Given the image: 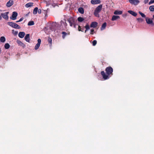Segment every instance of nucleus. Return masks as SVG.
I'll return each mask as SVG.
<instances>
[{
    "label": "nucleus",
    "instance_id": "obj_1",
    "mask_svg": "<svg viewBox=\"0 0 154 154\" xmlns=\"http://www.w3.org/2000/svg\"><path fill=\"white\" fill-rule=\"evenodd\" d=\"M106 71L108 75H106L103 71H102L101 72V74L104 80H106L109 78V77L108 75L112 74L113 72V69L111 67H107L106 69Z\"/></svg>",
    "mask_w": 154,
    "mask_h": 154
},
{
    "label": "nucleus",
    "instance_id": "obj_2",
    "mask_svg": "<svg viewBox=\"0 0 154 154\" xmlns=\"http://www.w3.org/2000/svg\"><path fill=\"white\" fill-rule=\"evenodd\" d=\"M102 8V5H101L97 6L94 12V15L96 17H99L100 15L99 13L101 11Z\"/></svg>",
    "mask_w": 154,
    "mask_h": 154
},
{
    "label": "nucleus",
    "instance_id": "obj_3",
    "mask_svg": "<svg viewBox=\"0 0 154 154\" xmlns=\"http://www.w3.org/2000/svg\"><path fill=\"white\" fill-rule=\"evenodd\" d=\"M68 21L69 23V25L70 26H73L74 28H75L76 24L75 23V20L72 17H70L68 20Z\"/></svg>",
    "mask_w": 154,
    "mask_h": 154
},
{
    "label": "nucleus",
    "instance_id": "obj_4",
    "mask_svg": "<svg viewBox=\"0 0 154 154\" xmlns=\"http://www.w3.org/2000/svg\"><path fill=\"white\" fill-rule=\"evenodd\" d=\"M7 23L9 26L14 28L20 29L21 28L19 25L15 23L12 22H8Z\"/></svg>",
    "mask_w": 154,
    "mask_h": 154
},
{
    "label": "nucleus",
    "instance_id": "obj_5",
    "mask_svg": "<svg viewBox=\"0 0 154 154\" xmlns=\"http://www.w3.org/2000/svg\"><path fill=\"white\" fill-rule=\"evenodd\" d=\"M9 13L8 12H7L4 13H2L1 14V15L3 18L6 20H8L9 18L8 16Z\"/></svg>",
    "mask_w": 154,
    "mask_h": 154
},
{
    "label": "nucleus",
    "instance_id": "obj_6",
    "mask_svg": "<svg viewBox=\"0 0 154 154\" xmlns=\"http://www.w3.org/2000/svg\"><path fill=\"white\" fill-rule=\"evenodd\" d=\"M17 15V13L16 12L14 11L13 12L12 16L10 17V18L13 20H15L16 19Z\"/></svg>",
    "mask_w": 154,
    "mask_h": 154
},
{
    "label": "nucleus",
    "instance_id": "obj_7",
    "mask_svg": "<svg viewBox=\"0 0 154 154\" xmlns=\"http://www.w3.org/2000/svg\"><path fill=\"white\" fill-rule=\"evenodd\" d=\"M146 21L147 24H151L154 25V23H153L152 19L149 18L148 17H146Z\"/></svg>",
    "mask_w": 154,
    "mask_h": 154
},
{
    "label": "nucleus",
    "instance_id": "obj_8",
    "mask_svg": "<svg viewBox=\"0 0 154 154\" xmlns=\"http://www.w3.org/2000/svg\"><path fill=\"white\" fill-rule=\"evenodd\" d=\"M129 1L131 4L135 5H137L140 2L138 0H129Z\"/></svg>",
    "mask_w": 154,
    "mask_h": 154
},
{
    "label": "nucleus",
    "instance_id": "obj_9",
    "mask_svg": "<svg viewBox=\"0 0 154 154\" xmlns=\"http://www.w3.org/2000/svg\"><path fill=\"white\" fill-rule=\"evenodd\" d=\"M45 2L46 3L47 6H48L50 5H53V2L52 0H45Z\"/></svg>",
    "mask_w": 154,
    "mask_h": 154
},
{
    "label": "nucleus",
    "instance_id": "obj_10",
    "mask_svg": "<svg viewBox=\"0 0 154 154\" xmlns=\"http://www.w3.org/2000/svg\"><path fill=\"white\" fill-rule=\"evenodd\" d=\"M14 3L13 0H10L6 4V6L8 7H9L11 6Z\"/></svg>",
    "mask_w": 154,
    "mask_h": 154
},
{
    "label": "nucleus",
    "instance_id": "obj_11",
    "mask_svg": "<svg viewBox=\"0 0 154 154\" xmlns=\"http://www.w3.org/2000/svg\"><path fill=\"white\" fill-rule=\"evenodd\" d=\"M91 3L93 5L100 3V0H91Z\"/></svg>",
    "mask_w": 154,
    "mask_h": 154
},
{
    "label": "nucleus",
    "instance_id": "obj_12",
    "mask_svg": "<svg viewBox=\"0 0 154 154\" xmlns=\"http://www.w3.org/2000/svg\"><path fill=\"white\" fill-rule=\"evenodd\" d=\"M97 25V23L96 22H93L91 23L90 25L91 27L96 28Z\"/></svg>",
    "mask_w": 154,
    "mask_h": 154
},
{
    "label": "nucleus",
    "instance_id": "obj_13",
    "mask_svg": "<svg viewBox=\"0 0 154 154\" xmlns=\"http://www.w3.org/2000/svg\"><path fill=\"white\" fill-rule=\"evenodd\" d=\"M25 35V33L23 32H20L18 34V36L21 38H23Z\"/></svg>",
    "mask_w": 154,
    "mask_h": 154
},
{
    "label": "nucleus",
    "instance_id": "obj_14",
    "mask_svg": "<svg viewBox=\"0 0 154 154\" xmlns=\"http://www.w3.org/2000/svg\"><path fill=\"white\" fill-rule=\"evenodd\" d=\"M120 17L119 16L117 15H113L112 18V21H115L117 19L120 18Z\"/></svg>",
    "mask_w": 154,
    "mask_h": 154
},
{
    "label": "nucleus",
    "instance_id": "obj_15",
    "mask_svg": "<svg viewBox=\"0 0 154 154\" xmlns=\"http://www.w3.org/2000/svg\"><path fill=\"white\" fill-rule=\"evenodd\" d=\"M122 13V11L119 10H116L114 12V14L115 15H120Z\"/></svg>",
    "mask_w": 154,
    "mask_h": 154
},
{
    "label": "nucleus",
    "instance_id": "obj_16",
    "mask_svg": "<svg viewBox=\"0 0 154 154\" xmlns=\"http://www.w3.org/2000/svg\"><path fill=\"white\" fill-rule=\"evenodd\" d=\"M128 12L134 17L136 16L137 15L136 13L132 11H128Z\"/></svg>",
    "mask_w": 154,
    "mask_h": 154
},
{
    "label": "nucleus",
    "instance_id": "obj_17",
    "mask_svg": "<svg viewBox=\"0 0 154 154\" xmlns=\"http://www.w3.org/2000/svg\"><path fill=\"white\" fill-rule=\"evenodd\" d=\"M29 34H27L26 35V36H25L24 38L25 40L28 42H29L30 40V39L29 37Z\"/></svg>",
    "mask_w": 154,
    "mask_h": 154
},
{
    "label": "nucleus",
    "instance_id": "obj_18",
    "mask_svg": "<svg viewBox=\"0 0 154 154\" xmlns=\"http://www.w3.org/2000/svg\"><path fill=\"white\" fill-rule=\"evenodd\" d=\"M33 5V3L31 2L28 3L25 5V7L26 8H29L32 6Z\"/></svg>",
    "mask_w": 154,
    "mask_h": 154
},
{
    "label": "nucleus",
    "instance_id": "obj_19",
    "mask_svg": "<svg viewBox=\"0 0 154 154\" xmlns=\"http://www.w3.org/2000/svg\"><path fill=\"white\" fill-rule=\"evenodd\" d=\"M106 23H103L101 26V30H104L106 28Z\"/></svg>",
    "mask_w": 154,
    "mask_h": 154
},
{
    "label": "nucleus",
    "instance_id": "obj_20",
    "mask_svg": "<svg viewBox=\"0 0 154 154\" xmlns=\"http://www.w3.org/2000/svg\"><path fill=\"white\" fill-rule=\"evenodd\" d=\"M78 11L81 14H83L84 13V10L82 8H79L78 9Z\"/></svg>",
    "mask_w": 154,
    "mask_h": 154
},
{
    "label": "nucleus",
    "instance_id": "obj_21",
    "mask_svg": "<svg viewBox=\"0 0 154 154\" xmlns=\"http://www.w3.org/2000/svg\"><path fill=\"white\" fill-rule=\"evenodd\" d=\"M6 40L4 36H2L0 37V41L2 42H5Z\"/></svg>",
    "mask_w": 154,
    "mask_h": 154
},
{
    "label": "nucleus",
    "instance_id": "obj_22",
    "mask_svg": "<svg viewBox=\"0 0 154 154\" xmlns=\"http://www.w3.org/2000/svg\"><path fill=\"white\" fill-rule=\"evenodd\" d=\"M38 8L37 7L35 8L33 10V13L34 14H37L38 12Z\"/></svg>",
    "mask_w": 154,
    "mask_h": 154
},
{
    "label": "nucleus",
    "instance_id": "obj_23",
    "mask_svg": "<svg viewBox=\"0 0 154 154\" xmlns=\"http://www.w3.org/2000/svg\"><path fill=\"white\" fill-rule=\"evenodd\" d=\"M10 47V45L8 43H6L4 46V47L5 49H8Z\"/></svg>",
    "mask_w": 154,
    "mask_h": 154
},
{
    "label": "nucleus",
    "instance_id": "obj_24",
    "mask_svg": "<svg viewBox=\"0 0 154 154\" xmlns=\"http://www.w3.org/2000/svg\"><path fill=\"white\" fill-rule=\"evenodd\" d=\"M34 22L32 21H29L28 23V26H32V25H34Z\"/></svg>",
    "mask_w": 154,
    "mask_h": 154
},
{
    "label": "nucleus",
    "instance_id": "obj_25",
    "mask_svg": "<svg viewBox=\"0 0 154 154\" xmlns=\"http://www.w3.org/2000/svg\"><path fill=\"white\" fill-rule=\"evenodd\" d=\"M137 20L139 23H142L144 21V20L140 17L137 18Z\"/></svg>",
    "mask_w": 154,
    "mask_h": 154
},
{
    "label": "nucleus",
    "instance_id": "obj_26",
    "mask_svg": "<svg viewBox=\"0 0 154 154\" xmlns=\"http://www.w3.org/2000/svg\"><path fill=\"white\" fill-rule=\"evenodd\" d=\"M149 10L151 11H154V5H152L150 6L149 8Z\"/></svg>",
    "mask_w": 154,
    "mask_h": 154
},
{
    "label": "nucleus",
    "instance_id": "obj_27",
    "mask_svg": "<svg viewBox=\"0 0 154 154\" xmlns=\"http://www.w3.org/2000/svg\"><path fill=\"white\" fill-rule=\"evenodd\" d=\"M17 44L20 45H23V43L20 40H17Z\"/></svg>",
    "mask_w": 154,
    "mask_h": 154
},
{
    "label": "nucleus",
    "instance_id": "obj_28",
    "mask_svg": "<svg viewBox=\"0 0 154 154\" xmlns=\"http://www.w3.org/2000/svg\"><path fill=\"white\" fill-rule=\"evenodd\" d=\"M62 34H63L62 37L63 38H64L65 36L68 34L67 33L64 32H62Z\"/></svg>",
    "mask_w": 154,
    "mask_h": 154
},
{
    "label": "nucleus",
    "instance_id": "obj_29",
    "mask_svg": "<svg viewBox=\"0 0 154 154\" xmlns=\"http://www.w3.org/2000/svg\"><path fill=\"white\" fill-rule=\"evenodd\" d=\"M139 13L141 15L142 17L144 18L146 17V15H145V14L142 13L141 12L139 11Z\"/></svg>",
    "mask_w": 154,
    "mask_h": 154
},
{
    "label": "nucleus",
    "instance_id": "obj_30",
    "mask_svg": "<svg viewBox=\"0 0 154 154\" xmlns=\"http://www.w3.org/2000/svg\"><path fill=\"white\" fill-rule=\"evenodd\" d=\"M84 20V18L82 17H79L78 18V20L79 22H82Z\"/></svg>",
    "mask_w": 154,
    "mask_h": 154
},
{
    "label": "nucleus",
    "instance_id": "obj_31",
    "mask_svg": "<svg viewBox=\"0 0 154 154\" xmlns=\"http://www.w3.org/2000/svg\"><path fill=\"white\" fill-rule=\"evenodd\" d=\"M40 44L37 43L36 45H35V50H37V49H38V48L40 47Z\"/></svg>",
    "mask_w": 154,
    "mask_h": 154
},
{
    "label": "nucleus",
    "instance_id": "obj_32",
    "mask_svg": "<svg viewBox=\"0 0 154 154\" xmlns=\"http://www.w3.org/2000/svg\"><path fill=\"white\" fill-rule=\"evenodd\" d=\"M42 12L45 14V17L47 16L48 11L47 10H43Z\"/></svg>",
    "mask_w": 154,
    "mask_h": 154
},
{
    "label": "nucleus",
    "instance_id": "obj_33",
    "mask_svg": "<svg viewBox=\"0 0 154 154\" xmlns=\"http://www.w3.org/2000/svg\"><path fill=\"white\" fill-rule=\"evenodd\" d=\"M61 23L62 24V25H63H63L65 26H67V24H66V23L65 22L64 23L63 21H61Z\"/></svg>",
    "mask_w": 154,
    "mask_h": 154
},
{
    "label": "nucleus",
    "instance_id": "obj_34",
    "mask_svg": "<svg viewBox=\"0 0 154 154\" xmlns=\"http://www.w3.org/2000/svg\"><path fill=\"white\" fill-rule=\"evenodd\" d=\"M52 39L50 37H48V42L50 44H51L52 43Z\"/></svg>",
    "mask_w": 154,
    "mask_h": 154
},
{
    "label": "nucleus",
    "instance_id": "obj_35",
    "mask_svg": "<svg viewBox=\"0 0 154 154\" xmlns=\"http://www.w3.org/2000/svg\"><path fill=\"white\" fill-rule=\"evenodd\" d=\"M97 42L96 40H94L93 41L92 44L93 46H95L97 44Z\"/></svg>",
    "mask_w": 154,
    "mask_h": 154
},
{
    "label": "nucleus",
    "instance_id": "obj_36",
    "mask_svg": "<svg viewBox=\"0 0 154 154\" xmlns=\"http://www.w3.org/2000/svg\"><path fill=\"white\" fill-rule=\"evenodd\" d=\"M85 28L86 29V30H88L90 29V27L88 24L86 25V26H85Z\"/></svg>",
    "mask_w": 154,
    "mask_h": 154
},
{
    "label": "nucleus",
    "instance_id": "obj_37",
    "mask_svg": "<svg viewBox=\"0 0 154 154\" xmlns=\"http://www.w3.org/2000/svg\"><path fill=\"white\" fill-rule=\"evenodd\" d=\"M23 19H24V18L23 17H21V18H20V19L19 20L16 21V22L18 23L19 22H21V21H22L23 20Z\"/></svg>",
    "mask_w": 154,
    "mask_h": 154
},
{
    "label": "nucleus",
    "instance_id": "obj_38",
    "mask_svg": "<svg viewBox=\"0 0 154 154\" xmlns=\"http://www.w3.org/2000/svg\"><path fill=\"white\" fill-rule=\"evenodd\" d=\"M94 30L93 29H91V30L90 34L92 35L94 33Z\"/></svg>",
    "mask_w": 154,
    "mask_h": 154
},
{
    "label": "nucleus",
    "instance_id": "obj_39",
    "mask_svg": "<svg viewBox=\"0 0 154 154\" xmlns=\"http://www.w3.org/2000/svg\"><path fill=\"white\" fill-rule=\"evenodd\" d=\"M41 40L40 38L38 39V43H37V44H39L40 45V44H41Z\"/></svg>",
    "mask_w": 154,
    "mask_h": 154
},
{
    "label": "nucleus",
    "instance_id": "obj_40",
    "mask_svg": "<svg viewBox=\"0 0 154 154\" xmlns=\"http://www.w3.org/2000/svg\"><path fill=\"white\" fill-rule=\"evenodd\" d=\"M154 3V0L153 1H150L149 2V5H151L153 3Z\"/></svg>",
    "mask_w": 154,
    "mask_h": 154
},
{
    "label": "nucleus",
    "instance_id": "obj_41",
    "mask_svg": "<svg viewBox=\"0 0 154 154\" xmlns=\"http://www.w3.org/2000/svg\"><path fill=\"white\" fill-rule=\"evenodd\" d=\"M154 3V0L153 1H150L149 2V5H151L153 3Z\"/></svg>",
    "mask_w": 154,
    "mask_h": 154
},
{
    "label": "nucleus",
    "instance_id": "obj_42",
    "mask_svg": "<svg viewBox=\"0 0 154 154\" xmlns=\"http://www.w3.org/2000/svg\"><path fill=\"white\" fill-rule=\"evenodd\" d=\"M38 14H40L42 12V11L41 9L38 10Z\"/></svg>",
    "mask_w": 154,
    "mask_h": 154
},
{
    "label": "nucleus",
    "instance_id": "obj_43",
    "mask_svg": "<svg viewBox=\"0 0 154 154\" xmlns=\"http://www.w3.org/2000/svg\"><path fill=\"white\" fill-rule=\"evenodd\" d=\"M78 30L79 31H82V32L83 31H82L81 30V27L79 26H78Z\"/></svg>",
    "mask_w": 154,
    "mask_h": 154
},
{
    "label": "nucleus",
    "instance_id": "obj_44",
    "mask_svg": "<svg viewBox=\"0 0 154 154\" xmlns=\"http://www.w3.org/2000/svg\"><path fill=\"white\" fill-rule=\"evenodd\" d=\"M149 1V0H144V2L145 4H146L148 3V2Z\"/></svg>",
    "mask_w": 154,
    "mask_h": 154
},
{
    "label": "nucleus",
    "instance_id": "obj_45",
    "mask_svg": "<svg viewBox=\"0 0 154 154\" xmlns=\"http://www.w3.org/2000/svg\"><path fill=\"white\" fill-rule=\"evenodd\" d=\"M17 33H18V32H17V31H15V32H14V35H17Z\"/></svg>",
    "mask_w": 154,
    "mask_h": 154
},
{
    "label": "nucleus",
    "instance_id": "obj_46",
    "mask_svg": "<svg viewBox=\"0 0 154 154\" xmlns=\"http://www.w3.org/2000/svg\"><path fill=\"white\" fill-rule=\"evenodd\" d=\"M2 16L1 15L0 16V20H2Z\"/></svg>",
    "mask_w": 154,
    "mask_h": 154
},
{
    "label": "nucleus",
    "instance_id": "obj_47",
    "mask_svg": "<svg viewBox=\"0 0 154 154\" xmlns=\"http://www.w3.org/2000/svg\"><path fill=\"white\" fill-rule=\"evenodd\" d=\"M1 48H0V54L1 53Z\"/></svg>",
    "mask_w": 154,
    "mask_h": 154
},
{
    "label": "nucleus",
    "instance_id": "obj_48",
    "mask_svg": "<svg viewBox=\"0 0 154 154\" xmlns=\"http://www.w3.org/2000/svg\"><path fill=\"white\" fill-rule=\"evenodd\" d=\"M87 30H86H86H85V32H86V31H87Z\"/></svg>",
    "mask_w": 154,
    "mask_h": 154
},
{
    "label": "nucleus",
    "instance_id": "obj_49",
    "mask_svg": "<svg viewBox=\"0 0 154 154\" xmlns=\"http://www.w3.org/2000/svg\"><path fill=\"white\" fill-rule=\"evenodd\" d=\"M154 0H150V1H153Z\"/></svg>",
    "mask_w": 154,
    "mask_h": 154
},
{
    "label": "nucleus",
    "instance_id": "obj_50",
    "mask_svg": "<svg viewBox=\"0 0 154 154\" xmlns=\"http://www.w3.org/2000/svg\"><path fill=\"white\" fill-rule=\"evenodd\" d=\"M153 18H154V15L153 16Z\"/></svg>",
    "mask_w": 154,
    "mask_h": 154
}]
</instances>
